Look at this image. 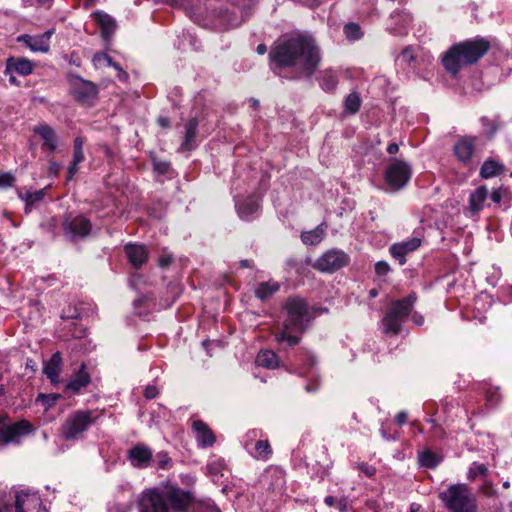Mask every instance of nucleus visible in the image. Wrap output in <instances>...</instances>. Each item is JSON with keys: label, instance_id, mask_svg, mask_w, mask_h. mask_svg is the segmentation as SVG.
Instances as JSON below:
<instances>
[{"label": "nucleus", "instance_id": "f257e3e1", "mask_svg": "<svg viewBox=\"0 0 512 512\" xmlns=\"http://www.w3.org/2000/svg\"><path fill=\"white\" fill-rule=\"evenodd\" d=\"M270 59L281 67H296L311 76L319 66L321 56L313 37L297 34L277 43L270 52Z\"/></svg>", "mask_w": 512, "mask_h": 512}, {"label": "nucleus", "instance_id": "f03ea898", "mask_svg": "<svg viewBox=\"0 0 512 512\" xmlns=\"http://www.w3.org/2000/svg\"><path fill=\"white\" fill-rule=\"evenodd\" d=\"M196 502L194 493L169 482L144 490L140 495V512H186Z\"/></svg>", "mask_w": 512, "mask_h": 512}, {"label": "nucleus", "instance_id": "7ed1b4c3", "mask_svg": "<svg viewBox=\"0 0 512 512\" xmlns=\"http://www.w3.org/2000/svg\"><path fill=\"white\" fill-rule=\"evenodd\" d=\"M287 317L282 328L274 334L279 343L287 342L289 346L299 343L300 337L310 322V314L307 302L300 297H289L284 305Z\"/></svg>", "mask_w": 512, "mask_h": 512}, {"label": "nucleus", "instance_id": "20e7f679", "mask_svg": "<svg viewBox=\"0 0 512 512\" xmlns=\"http://www.w3.org/2000/svg\"><path fill=\"white\" fill-rule=\"evenodd\" d=\"M489 47V42L485 39H474L455 44L443 56V66L449 73L456 75L464 66L476 63Z\"/></svg>", "mask_w": 512, "mask_h": 512}, {"label": "nucleus", "instance_id": "39448f33", "mask_svg": "<svg viewBox=\"0 0 512 512\" xmlns=\"http://www.w3.org/2000/svg\"><path fill=\"white\" fill-rule=\"evenodd\" d=\"M449 512H477L476 495L464 483L450 485L439 494Z\"/></svg>", "mask_w": 512, "mask_h": 512}, {"label": "nucleus", "instance_id": "423d86ee", "mask_svg": "<svg viewBox=\"0 0 512 512\" xmlns=\"http://www.w3.org/2000/svg\"><path fill=\"white\" fill-rule=\"evenodd\" d=\"M94 423L92 411L80 410L70 414L61 428L62 436L66 440H77Z\"/></svg>", "mask_w": 512, "mask_h": 512}, {"label": "nucleus", "instance_id": "0eeeda50", "mask_svg": "<svg viewBox=\"0 0 512 512\" xmlns=\"http://www.w3.org/2000/svg\"><path fill=\"white\" fill-rule=\"evenodd\" d=\"M32 431L33 426L29 421L21 420L11 424L6 414H0V446L17 443L20 437Z\"/></svg>", "mask_w": 512, "mask_h": 512}, {"label": "nucleus", "instance_id": "6e6552de", "mask_svg": "<svg viewBox=\"0 0 512 512\" xmlns=\"http://www.w3.org/2000/svg\"><path fill=\"white\" fill-rule=\"evenodd\" d=\"M411 174V166L407 162L393 158L384 173L385 183L392 190H400L407 185Z\"/></svg>", "mask_w": 512, "mask_h": 512}, {"label": "nucleus", "instance_id": "1a4fd4ad", "mask_svg": "<svg viewBox=\"0 0 512 512\" xmlns=\"http://www.w3.org/2000/svg\"><path fill=\"white\" fill-rule=\"evenodd\" d=\"M91 228L90 220L82 215H67L63 222L65 236L72 241L89 235Z\"/></svg>", "mask_w": 512, "mask_h": 512}, {"label": "nucleus", "instance_id": "9d476101", "mask_svg": "<svg viewBox=\"0 0 512 512\" xmlns=\"http://www.w3.org/2000/svg\"><path fill=\"white\" fill-rule=\"evenodd\" d=\"M349 257L341 250L331 249L320 256L314 267L321 272H334L348 264Z\"/></svg>", "mask_w": 512, "mask_h": 512}, {"label": "nucleus", "instance_id": "9b49d317", "mask_svg": "<svg viewBox=\"0 0 512 512\" xmlns=\"http://www.w3.org/2000/svg\"><path fill=\"white\" fill-rule=\"evenodd\" d=\"M15 507L16 512H47L38 494L24 491L16 494Z\"/></svg>", "mask_w": 512, "mask_h": 512}, {"label": "nucleus", "instance_id": "f8f14e48", "mask_svg": "<svg viewBox=\"0 0 512 512\" xmlns=\"http://www.w3.org/2000/svg\"><path fill=\"white\" fill-rule=\"evenodd\" d=\"M72 94L83 103H92L97 98L98 89L93 82L78 78L74 81Z\"/></svg>", "mask_w": 512, "mask_h": 512}, {"label": "nucleus", "instance_id": "ddd939ff", "mask_svg": "<svg viewBox=\"0 0 512 512\" xmlns=\"http://www.w3.org/2000/svg\"><path fill=\"white\" fill-rule=\"evenodd\" d=\"M476 141V137L464 136L455 143L453 151L458 161L465 165L470 163L476 149Z\"/></svg>", "mask_w": 512, "mask_h": 512}, {"label": "nucleus", "instance_id": "4468645a", "mask_svg": "<svg viewBox=\"0 0 512 512\" xmlns=\"http://www.w3.org/2000/svg\"><path fill=\"white\" fill-rule=\"evenodd\" d=\"M152 455V450L144 444L135 445L128 451V458L132 466L140 469L150 465Z\"/></svg>", "mask_w": 512, "mask_h": 512}, {"label": "nucleus", "instance_id": "2eb2a0df", "mask_svg": "<svg viewBox=\"0 0 512 512\" xmlns=\"http://www.w3.org/2000/svg\"><path fill=\"white\" fill-rule=\"evenodd\" d=\"M34 133L40 136L44 147L50 152H56L60 145V139L55 130L47 124H39L33 128Z\"/></svg>", "mask_w": 512, "mask_h": 512}, {"label": "nucleus", "instance_id": "dca6fc26", "mask_svg": "<svg viewBox=\"0 0 512 512\" xmlns=\"http://www.w3.org/2000/svg\"><path fill=\"white\" fill-rule=\"evenodd\" d=\"M192 428L196 434V441L199 447L207 448L215 443L216 437L213 431L202 420H194Z\"/></svg>", "mask_w": 512, "mask_h": 512}, {"label": "nucleus", "instance_id": "f3484780", "mask_svg": "<svg viewBox=\"0 0 512 512\" xmlns=\"http://www.w3.org/2000/svg\"><path fill=\"white\" fill-rule=\"evenodd\" d=\"M421 245V240L417 237H413L407 241L395 243L390 247L391 255L399 260V263L403 265L405 263V255L415 251Z\"/></svg>", "mask_w": 512, "mask_h": 512}, {"label": "nucleus", "instance_id": "a211bd4d", "mask_svg": "<svg viewBox=\"0 0 512 512\" xmlns=\"http://www.w3.org/2000/svg\"><path fill=\"white\" fill-rule=\"evenodd\" d=\"M61 369L62 355L60 352H55L50 360L44 363L43 372L51 383L56 384L59 382Z\"/></svg>", "mask_w": 512, "mask_h": 512}, {"label": "nucleus", "instance_id": "6ab92c4d", "mask_svg": "<svg viewBox=\"0 0 512 512\" xmlns=\"http://www.w3.org/2000/svg\"><path fill=\"white\" fill-rule=\"evenodd\" d=\"M125 253L130 263L136 268L143 265L148 257L145 246L138 244H127L125 246Z\"/></svg>", "mask_w": 512, "mask_h": 512}, {"label": "nucleus", "instance_id": "aec40b11", "mask_svg": "<svg viewBox=\"0 0 512 512\" xmlns=\"http://www.w3.org/2000/svg\"><path fill=\"white\" fill-rule=\"evenodd\" d=\"M416 301L415 294H410L406 298L402 300H396L391 303V306L389 308V311L393 314L400 317L402 320H405L406 317L409 315V313L412 310V307Z\"/></svg>", "mask_w": 512, "mask_h": 512}, {"label": "nucleus", "instance_id": "412c9836", "mask_svg": "<svg viewBox=\"0 0 512 512\" xmlns=\"http://www.w3.org/2000/svg\"><path fill=\"white\" fill-rule=\"evenodd\" d=\"M17 41L24 43L33 52L47 53L49 51V44L46 43L45 36L23 34L18 36Z\"/></svg>", "mask_w": 512, "mask_h": 512}, {"label": "nucleus", "instance_id": "4be33fe9", "mask_svg": "<svg viewBox=\"0 0 512 512\" xmlns=\"http://www.w3.org/2000/svg\"><path fill=\"white\" fill-rule=\"evenodd\" d=\"M34 65L28 59H14L9 58L7 60V67L5 73L8 74L11 71H15L21 76L30 75L33 72Z\"/></svg>", "mask_w": 512, "mask_h": 512}, {"label": "nucleus", "instance_id": "5701e85b", "mask_svg": "<svg viewBox=\"0 0 512 512\" xmlns=\"http://www.w3.org/2000/svg\"><path fill=\"white\" fill-rule=\"evenodd\" d=\"M488 196L486 187L481 186L474 190L469 197V211L475 215L479 213L483 208L485 201Z\"/></svg>", "mask_w": 512, "mask_h": 512}, {"label": "nucleus", "instance_id": "b1692460", "mask_svg": "<svg viewBox=\"0 0 512 512\" xmlns=\"http://www.w3.org/2000/svg\"><path fill=\"white\" fill-rule=\"evenodd\" d=\"M280 289V283L274 280L261 282L254 289L255 296L262 301L269 299Z\"/></svg>", "mask_w": 512, "mask_h": 512}, {"label": "nucleus", "instance_id": "393cba45", "mask_svg": "<svg viewBox=\"0 0 512 512\" xmlns=\"http://www.w3.org/2000/svg\"><path fill=\"white\" fill-rule=\"evenodd\" d=\"M326 229L327 226L322 223L313 230L303 232L301 234V240L306 245H317L323 240Z\"/></svg>", "mask_w": 512, "mask_h": 512}, {"label": "nucleus", "instance_id": "a878e982", "mask_svg": "<svg viewBox=\"0 0 512 512\" xmlns=\"http://www.w3.org/2000/svg\"><path fill=\"white\" fill-rule=\"evenodd\" d=\"M90 382V377L85 370V365H81L79 372L69 381L67 388L77 393L86 387Z\"/></svg>", "mask_w": 512, "mask_h": 512}, {"label": "nucleus", "instance_id": "bb28decb", "mask_svg": "<svg viewBox=\"0 0 512 512\" xmlns=\"http://www.w3.org/2000/svg\"><path fill=\"white\" fill-rule=\"evenodd\" d=\"M256 363L268 369H275L279 366V359L275 352L271 350H261L256 357Z\"/></svg>", "mask_w": 512, "mask_h": 512}, {"label": "nucleus", "instance_id": "cd10ccee", "mask_svg": "<svg viewBox=\"0 0 512 512\" xmlns=\"http://www.w3.org/2000/svg\"><path fill=\"white\" fill-rule=\"evenodd\" d=\"M403 322L404 320L388 310L387 314L382 320L384 332L391 333L393 335L398 334Z\"/></svg>", "mask_w": 512, "mask_h": 512}, {"label": "nucleus", "instance_id": "c85d7f7f", "mask_svg": "<svg viewBox=\"0 0 512 512\" xmlns=\"http://www.w3.org/2000/svg\"><path fill=\"white\" fill-rule=\"evenodd\" d=\"M504 171V166L493 160L487 159L481 166L480 175L482 178L488 179L501 174Z\"/></svg>", "mask_w": 512, "mask_h": 512}, {"label": "nucleus", "instance_id": "c756f323", "mask_svg": "<svg viewBox=\"0 0 512 512\" xmlns=\"http://www.w3.org/2000/svg\"><path fill=\"white\" fill-rule=\"evenodd\" d=\"M96 22L102 28V34L105 38H109L115 29V22L111 16L102 12H96L94 14Z\"/></svg>", "mask_w": 512, "mask_h": 512}, {"label": "nucleus", "instance_id": "7c9ffc66", "mask_svg": "<svg viewBox=\"0 0 512 512\" xmlns=\"http://www.w3.org/2000/svg\"><path fill=\"white\" fill-rule=\"evenodd\" d=\"M198 121L195 118L190 119L185 126V138L182 146L191 150L195 146V138L197 132Z\"/></svg>", "mask_w": 512, "mask_h": 512}, {"label": "nucleus", "instance_id": "2f4dec72", "mask_svg": "<svg viewBox=\"0 0 512 512\" xmlns=\"http://www.w3.org/2000/svg\"><path fill=\"white\" fill-rule=\"evenodd\" d=\"M258 210L259 203L255 199L245 200L237 204L238 214L244 220H249Z\"/></svg>", "mask_w": 512, "mask_h": 512}, {"label": "nucleus", "instance_id": "473e14b6", "mask_svg": "<svg viewBox=\"0 0 512 512\" xmlns=\"http://www.w3.org/2000/svg\"><path fill=\"white\" fill-rule=\"evenodd\" d=\"M338 84L337 76L332 70L321 73L320 85L326 91H333Z\"/></svg>", "mask_w": 512, "mask_h": 512}, {"label": "nucleus", "instance_id": "72a5a7b5", "mask_svg": "<svg viewBox=\"0 0 512 512\" xmlns=\"http://www.w3.org/2000/svg\"><path fill=\"white\" fill-rule=\"evenodd\" d=\"M272 454V449L267 440H259L255 444L253 456L257 459L268 460Z\"/></svg>", "mask_w": 512, "mask_h": 512}, {"label": "nucleus", "instance_id": "f704fd0d", "mask_svg": "<svg viewBox=\"0 0 512 512\" xmlns=\"http://www.w3.org/2000/svg\"><path fill=\"white\" fill-rule=\"evenodd\" d=\"M45 196V189H41L38 191H26L20 192L19 197L26 203L27 206H32L33 204L40 202L43 200Z\"/></svg>", "mask_w": 512, "mask_h": 512}, {"label": "nucleus", "instance_id": "c9c22d12", "mask_svg": "<svg viewBox=\"0 0 512 512\" xmlns=\"http://www.w3.org/2000/svg\"><path fill=\"white\" fill-rule=\"evenodd\" d=\"M361 99L356 92L350 93L344 102L345 111L349 114H355L360 109Z\"/></svg>", "mask_w": 512, "mask_h": 512}, {"label": "nucleus", "instance_id": "e433bc0d", "mask_svg": "<svg viewBox=\"0 0 512 512\" xmlns=\"http://www.w3.org/2000/svg\"><path fill=\"white\" fill-rule=\"evenodd\" d=\"M94 62L96 65L104 62L107 65L114 67L116 70L119 71L118 77L120 80H126L128 78L127 73L125 71H123L115 62H113L112 58L106 54L95 55Z\"/></svg>", "mask_w": 512, "mask_h": 512}, {"label": "nucleus", "instance_id": "4c0bfd02", "mask_svg": "<svg viewBox=\"0 0 512 512\" xmlns=\"http://www.w3.org/2000/svg\"><path fill=\"white\" fill-rule=\"evenodd\" d=\"M420 464L427 468H434L439 464V459L431 451H425L419 456Z\"/></svg>", "mask_w": 512, "mask_h": 512}, {"label": "nucleus", "instance_id": "58836bf2", "mask_svg": "<svg viewBox=\"0 0 512 512\" xmlns=\"http://www.w3.org/2000/svg\"><path fill=\"white\" fill-rule=\"evenodd\" d=\"M83 145L84 139L82 137H76L73 150V161H75V163H81L84 160Z\"/></svg>", "mask_w": 512, "mask_h": 512}, {"label": "nucleus", "instance_id": "ea45409f", "mask_svg": "<svg viewBox=\"0 0 512 512\" xmlns=\"http://www.w3.org/2000/svg\"><path fill=\"white\" fill-rule=\"evenodd\" d=\"M488 472L486 465L481 463H473L468 471V478L474 480L478 476H484Z\"/></svg>", "mask_w": 512, "mask_h": 512}, {"label": "nucleus", "instance_id": "a19ab883", "mask_svg": "<svg viewBox=\"0 0 512 512\" xmlns=\"http://www.w3.org/2000/svg\"><path fill=\"white\" fill-rule=\"evenodd\" d=\"M344 33L350 40H356L361 37L360 27L355 23L346 24L344 27Z\"/></svg>", "mask_w": 512, "mask_h": 512}, {"label": "nucleus", "instance_id": "79ce46f5", "mask_svg": "<svg viewBox=\"0 0 512 512\" xmlns=\"http://www.w3.org/2000/svg\"><path fill=\"white\" fill-rule=\"evenodd\" d=\"M59 398H60V395H58V394H50V395L39 394L37 397V401L42 402V404L45 406V410H48L56 403V401Z\"/></svg>", "mask_w": 512, "mask_h": 512}, {"label": "nucleus", "instance_id": "37998d69", "mask_svg": "<svg viewBox=\"0 0 512 512\" xmlns=\"http://www.w3.org/2000/svg\"><path fill=\"white\" fill-rule=\"evenodd\" d=\"M155 461L159 469H168L172 465V460L166 452H159Z\"/></svg>", "mask_w": 512, "mask_h": 512}, {"label": "nucleus", "instance_id": "c03bdc74", "mask_svg": "<svg viewBox=\"0 0 512 512\" xmlns=\"http://www.w3.org/2000/svg\"><path fill=\"white\" fill-rule=\"evenodd\" d=\"M15 177L11 173L0 174V188H6L13 185Z\"/></svg>", "mask_w": 512, "mask_h": 512}, {"label": "nucleus", "instance_id": "a18cd8bd", "mask_svg": "<svg viewBox=\"0 0 512 512\" xmlns=\"http://www.w3.org/2000/svg\"><path fill=\"white\" fill-rule=\"evenodd\" d=\"M414 53L411 48L407 47L403 49L400 55V59L407 64H410L414 60Z\"/></svg>", "mask_w": 512, "mask_h": 512}, {"label": "nucleus", "instance_id": "49530a36", "mask_svg": "<svg viewBox=\"0 0 512 512\" xmlns=\"http://www.w3.org/2000/svg\"><path fill=\"white\" fill-rule=\"evenodd\" d=\"M389 270H390V267H389L388 263H386L385 261H379L375 265V271H376L377 275H380V276L386 275L389 272Z\"/></svg>", "mask_w": 512, "mask_h": 512}, {"label": "nucleus", "instance_id": "de8ad7c7", "mask_svg": "<svg viewBox=\"0 0 512 512\" xmlns=\"http://www.w3.org/2000/svg\"><path fill=\"white\" fill-rule=\"evenodd\" d=\"M358 468L368 477H372L376 473V468L367 463H361L358 465Z\"/></svg>", "mask_w": 512, "mask_h": 512}, {"label": "nucleus", "instance_id": "09e8293b", "mask_svg": "<svg viewBox=\"0 0 512 512\" xmlns=\"http://www.w3.org/2000/svg\"><path fill=\"white\" fill-rule=\"evenodd\" d=\"M392 17L400 18V20L403 22L404 26L408 25L412 21V17L408 13L397 12V13L392 14Z\"/></svg>", "mask_w": 512, "mask_h": 512}, {"label": "nucleus", "instance_id": "8fccbe9b", "mask_svg": "<svg viewBox=\"0 0 512 512\" xmlns=\"http://www.w3.org/2000/svg\"><path fill=\"white\" fill-rule=\"evenodd\" d=\"M158 395V390L155 386H147L144 390V396L147 399H153Z\"/></svg>", "mask_w": 512, "mask_h": 512}, {"label": "nucleus", "instance_id": "3c124183", "mask_svg": "<svg viewBox=\"0 0 512 512\" xmlns=\"http://www.w3.org/2000/svg\"><path fill=\"white\" fill-rule=\"evenodd\" d=\"M61 165L58 162L51 161L49 165L50 175L57 176L60 172Z\"/></svg>", "mask_w": 512, "mask_h": 512}, {"label": "nucleus", "instance_id": "603ef678", "mask_svg": "<svg viewBox=\"0 0 512 512\" xmlns=\"http://www.w3.org/2000/svg\"><path fill=\"white\" fill-rule=\"evenodd\" d=\"M172 262V257L170 255H163L159 258L158 263L159 266L165 268L168 267Z\"/></svg>", "mask_w": 512, "mask_h": 512}, {"label": "nucleus", "instance_id": "864d4df0", "mask_svg": "<svg viewBox=\"0 0 512 512\" xmlns=\"http://www.w3.org/2000/svg\"><path fill=\"white\" fill-rule=\"evenodd\" d=\"M340 512H346L348 508L347 500L345 498L337 499L336 506Z\"/></svg>", "mask_w": 512, "mask_h": 512}, {"label": "nucleus", "instance_id": "5fc2aeb1", "mask_svg": "<svg viewBox=\"0 0 512 512\" xmlns=\"http://www.w3.org/2000/svg\"><path fill=\"white\" fill-rule=\"evenodd\" d=\"M78 164L79 163H75V161H73L72 164L68 167L67 180H71L74 177V175L77 173Z\"/></svg>", "mask_w": 512, "mask_h": 512}, {"label": "nucleus", "instance_id": "6e6d98bb", "mask_svg": "<svg viewBox=\"0 0 512 512\" xmlns=\"http://www.w3.org/2000/svg\"><path fill=\"white\" fill-rule=\"evenodd\" d=\"M79 314L75 308H69L67 312H64L62 318L75 319L78 318Z\"/></svg>", "mask_w": 512, "mask_h": 512}, {"label": "nucleus", "instance_id": "4d7b16f0", "mask_svg": "<svg viewBox=\"0 0 512 512\" xmlns=\"http://www.w3.org/2000/svg\"><path fill=\"white\" fill-rule=\"evenodd\" d=\"M407 413L405 411H400L396 417L395 420L399 425H403L407 421Z\"/></svg>", "mask_w": 512, "mask_h": 512}, {"label": "nucleus", "instance_id": "13d9d810", "mask_svg": "<svg viewBox=\"0 0 512 512\" xmlns=\"http://www.w3.org/2000/svg\"><path fill=\"white\" fill-rule=\"evenodd\" d=\"M320 383L318 380H315L314 383H308L305 387L307 392H314L318 389Z\"/></svg>", "mask_w": 512, "mask_h": 512}, {"label": "nucleus", "instance_id": "bf43d9fd", "mask_svg": "<svg viewBox=\"0 0 512 512\" xmlns=\"http://www.w3.org/2000/svg\"><path fill=\"white\" fill-rule=\"evenodd\" d=\"M491 199L495 203H500V201L502 199L501 191L500 190H493L492 193H491Z\"/></svg>", "mask_w": 512, "mask_h": 512}, {"label": "nucleus", "instance_id": "052dcab7", "mask_svg": "<svg viewBox=\"0 0 512 512\" xmlns=\"http://www.w3.org/2000/svg\"><path fill=\"white\" fill-rule=\"evenodd\" d=\"M336 502H337V499L334 498L333 496H326L324 498V503L329 506V507H333V506H336Z\"/></svg>", "mask_w": 512, "mask_h": 512}, {"label": "nucleus", "instance_id": "680f3d73", "mask_svg": "<svg viewBox=\"0 0 512 512\" xmlns=\"http://www.w3.org/2000/svg\"><path fill=\"white\" fill-rule=\"evenodd\" d=\"M398 150H399V146L396 143H391L387 147V152L389 154H396L398 152Z\"/></svg>", "mask_w": 512, "mask_h": 512}, {"label": "nucleus", "instance_id": "e2e57ef3", "mask_svg": "<svg viewBox=\"0 0 512 512\" xmlns=\"http://www.w3.org/2000/svg\"><path fill=\"white\" fill-rule=\"evenodd\" d=\"M155 167L160 173H165L168 169V164L159 163V164H156Z\"/></svg>", "mask_w": 512, "mask_h": 512}, {"label": "nucleus", "instance_id": "0e129e2a", "mask_svg": "<svg viewBox=\"0 0 512 512\" xmlns=\"http://www.w3.org/2000/svg\"><path fill=\"white\" fill-rule=\"evenodd\" d=\"M158 123H159V125H161L164 128H167L170 125L169 119L165 118V117H160L158 119Z\"/></svg>", "mask_w": 512, "mask_h": 512}, {"label": "nucleus", "instance_id": "69168bd1", "mask_svg": "<svg viewBox=\"0 0 512 512\" xmlns=\"http://www.w3.org/2000/svg\"><path fill=\"white\" fill-rule=\"evenodd\" d=\"M53 33H54V30L51 29V30H47L45 33L41 34V36H45L46 43L49 44V45H50V38L53 35Z\"/></svg>", "mask_w": 512, "mask_h": 512}, {"label": "nucleus", "instance_id": "338daca9", "mask_svg": "<svg viewBox=\"0 0 512 512\" xmlns=\"http://www.w3.org/2000/svg\"><path fill=\"white\" fill-rule=\"evenodd\" d=\"M413 320L416 324L421 325L423 324V317L421 315H414Z\"/></svg>", "mask_w": 512, "mask_h": 512}, {"label": "nucleus", "instance_id": "774afa93", "mask_svg": "<svg viewBox=\"0 0 512 512\" xmlns=\"http://www.w3.org/2000/svg\"><path fill=\"white\" fill-rule=\"evenodd\" d=\"M266 50L267 49H266V46L264 44H260V45L257 46V52L259 54H261V55L264 54L266 52Z\"/></svg>", "mask_w": 512, "mask_h": 512}]
</instances>
